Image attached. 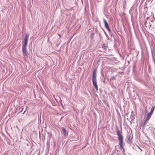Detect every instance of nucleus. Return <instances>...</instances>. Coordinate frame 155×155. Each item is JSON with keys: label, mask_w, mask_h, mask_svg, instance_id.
I'll use <instances>...</instances> for the list:
<instances>
[{"label": "nucleus", "mask_w": 155, "mask_h": 155, "mask_svg": "<svg viewBox=\"0 0 155 155\" xmlns=\"http://www.w3.org/2000/svg\"><path fill=\"white\" fill-rule=\"evenodd\" d=\"M116 130L117 135L118 136V139L119 142V145H120L121 149H124L123 144H124V143L123 137L121 134L122 132H120L119 129L117 126L116 127Z\"/></svg>", "instance_id": "1"}, {"label": "nucleus", "mask_w": 155, "mask_h": 155, "mask_svg": "<svg viewBox=\"0 0 155 155\" xmlns=\"http://www.w3.org/2000/svg\"><path fill=\"white\" fill-rule=\"evenodd\" d=\"M29 35L28 34H27L25 36V37L24 38V43L22 47H27L28 42V39L29 38Z\"/></svg>", "instance_id": "2"}, {"label": "nucleus", "mask_w": 155, "mask_h": 155, "mask_svg": "<svg viewBox=\"0 0 155 155\" xmlns=\"http://www.w3.org/2000/svg\"><path fill=\"white\" fill-rule=\"evenodd\" d=\"M103 21L104 22L105 27L106 28L107 30L109 31H110V30L109 28V27L108 25V23H107V21H106L105 19L104 18L103 19Z\"/></svg>", "instance_id": "3"}, {"label": "nucleus", "mask_w": 155, "mask_h": 155, "mask_svg": "<svg viewBox=\"0 0 155 155\" xmlns=\"http://www.w3.org/2000/svg\"><path fill=\"white\" fill-rule=\"evenodd\" d=\"M26 47H22V51L23 55L25 56L26 55V56H28V52L26 50Z\"/></svg>", "instance_id": "4"}, {"label": "nucleus", "mask_w": 155, "mask_h": 155, "mask_svg": "<svg viewBox=\"0 0 155 155\" xmlns=\"http://www.w3.org/2000/svg\"><path fill=\"white\" fill-rule=\"evenodd\" d=\"M92 82L93 86L95 87L97 91L98 90V86L97 84V80H92Z\"/></svg>", "instance_id": "5"}, {"label": "nucleus", "mask_w": 155, "mask_h": 155, "mask_svg": "<svg viewBox=\"0 0 155 155\" xmlns=\"http://www.w3.org/2000/svg\"><path fill=\"white\" fill-rule=\"evenodd\" d=\"M97 74H96V69H95L94 70V71L93 72V74H92V80H97Z\"/></svg>", "instance_id": "6"}, {"label": "nucleus", "mask_w": 155, "mask_h": 155, "mask_svg": "<svg viewBox=\"0 0 155 155\" xmlns=\"http://www.w3.org/2000/svg\"><path fill=\"white\" fill-rule=\"evenodd\" d=\"M152 114V113L150 112L149 113L147 114V117L146 118V120H148L150 119Z\"/></svg>", "instance_id": "7"}, {"label": "nucleus", "mask_w": 155, "mask_h": 155, "mask_svg": "<svg viewBox=\"0 0 155 155\" xmlns=\"http://www.w3.org/2000/svg\"><path fill=\"white\" fill-rule=\"evenodd\" d=\"M62 129L63 134L65 135L66 133V130L65 128L64 127H62Z\"/></svg>", "instance_id": "8"}, {"label": "nucleus", "mask_w": 155, "mask_h": 155, "mask_svg": "<svg viewBox=\"0 0 155 155\" xmlns=\"http://www.w3.org/2000/svg\"><path fill=\"white\" fill-rule=\"evenodd\" d=\"M154 108H155V107L153 106L151 107V110H150V112L153 114V110H154Z\"/></svg>", "instance_id": "9"}, {"label": "nucleus", "mask_w": 155, "mask_h": 155, "mask_svg": "<svg viewBox=\"0 0 155 155\" xmlns=\"http://www.w3.org/2000/svg\"><path fill=\"white\" fill-rule=\"evenodd\" d=\"M147 120H146L144 122V123H143V128H145L146 126V125L147 124Z\"/></svg>", "instance_id": "10"}, {"label": "nucleus", "mask_w": 155, "mask_h": 155, "mask_svg": "<svg viewBox=\"0 0 155 155\" xmlns=\"http://www.w3.org/2000/svg\"><path fill=\"white\" fill-rule=\"evenodd\" d=\"M151 52L152 58L153 59V61H154V60H155L154 59V55H153V52L152 50H151Z\"/></svg>", "instance_id": "11"}, {"label": "nucleus", "mask_w": 155, "mask_h": 155, "mask_svg": "<svg viewBox=\"0 0 155 155\" xmlns=\"http://www.w3.org/2000/svg\"><path fill=\"white\" fill-rule=\"evenodd\" d=\"M151 52L152 58L153 59V61H154V60H155L154 59V55H153V52L152 50H151Z\"/></svg>", "instance_id": "12"}, {"label": "nucleus", "mask_w": 155, "mask_h": 155, "mask_svg": "<svg viewBox=\"0 0 155 155\" xmlns=\"http://www.w3.org/2000/svg\"><path fill=\"white\" fill-rule=\"evenodd\" d=\"M127 138H128V140H129V141L130 142V136H127Z\"/></svg>", "instance_id": "13"}, {"label": "nucleus", "mask_w": 155, "mask_h": 155, "mask_svg": "<svg viewBox=\"0 0 155 155\" xmlns=\"http://www.w3.org/2000/svg\"><path fill=\"white\" fill-rule=\"evenodd\" d=\"M25 111H24V113H23V114H24L25 113Z\"/></svg>", "instance_id": "14"}, {"label": "nucleus", "mask_w": 155, "mask_h": 155, "mask_svg": "<svg viewBox=\"0 0 155 155\" xmlns=\"http://www.w3.org/2000/svg\"><path fill=\"white\" fill-rule=\"evenodd\" d=\"M150 21L151 22V21H153L151 19L150 20Z\"/></svg>", "instance_id": "15"}, {"label": "nucleus", "mask_w": 155, "mask_h": 155, "mask_svg": "<svg viewBox=\"0 0 155 155\" xmlns=\"http://www.w3.org/2000/svg\"><path fill=\"white\" fill-rule=\"evenodd\" d=\"M22 109L21 110V112L22 111Z\"/></svg>", "instance_id": "16"}]
</instances>
